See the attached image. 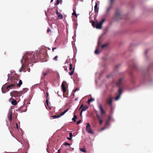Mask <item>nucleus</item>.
<instances>
[{
  "mask_svg": "<svg viewBox=\"0 0 153 153\" xmlns=\"http://www.w3.org/2000/svg\"><path fill=\"white\" fill-rule=\"evenodd\" d=\"M23 90H25V92H22V91L19 92L13 91L10 93V95L11 96H13L15 97H20L26 92L27 91L28 89L27 88H24Z\"/></svg>",
  "mask_w": 153,
  "mask_h": 153,
  "instance_id": "f257e3e1",
  "label": "nucleus"
},
{
  "mask_svg": "<svg viewBox=\"0 0 153 153\" xmlns=\"http://www.w3.org/2000/svg\"><path fill=\"white\" fill-rule=\"evenodd\" d=\"M105 21V19H103L102 20L101 22H97L96 25H95L94 22V21H92V26L94 27H96L97 29H101L102 27V25Z\"/></svg>",
  "mask_w": 153,
  "mask_h": 153,
  "instance_id": "f03ea898",
  "label": "nucleus"
},
{
  "mask_svg": "<svg viewBox=\"0 0 153 153\" xmlns=\"http://www.w3.org/2000/svg\"><path fill=\"white\" fill-rule=\"evenodd\" d=\"M27 62H29L28 57L26 56H23L22 59L21 60V62L22 64V67L24 66L25 63H26Z\"/></svg>",
  "mask_w": 153,
  "mask_h": 153,
  "instance_id": "7ed1b4c3",
  "label": "nucleus"
},
{
  "mask_svg": "<svg viewBox=\"0 0 153 153\" xmlns=\"http://www.w3.org/2000/svg\"><path fill=\"white\" fill-rule=\"evenodd\" d=\"M123 89L120 88L118 90V94L117 95V96L115 98V99L116 101L118 100L120 98V96L123 92Z\"/></svg>",
  "mask_w": 153,
  "mask_h": 153,
  "instance_id": "20e7f679",
  "label": "nucleus"
},
{
  "mask_svg": "<svg viewBox=\"0 0 153 153\" xmlns=\"http://www.w3.org/2000/svg\"><path fill=\"white\" fill-rule=\"evenodd\" d=\"M87 126L86 128L87 131L89 133L91 134H93V132L92 131L91 129V126L89 123H87Z\"/></svg>",
  "mask_w": 153,
  "mask_h": 153,
  "instance_id": "39448f33",
  "label": "nucleus"
},
{
  "mask_svg": "<svg viewBox=\"0 0 153 153\" xmlns=\"http://www.w3.org/2000/svg\"><path fill=\"white\" fill-rule=\"evenodd\" d=\"M112 6L111 4L107 6L106 7V10L105 12V14L106 15H107L110 12V10L112 9Z\"/></svg>",
  "mask_w": 153,
  "mask_h": 153,
  "instance_id": "423d86ee",
  "label": "nucleus"
},
{
  "mask_svg": "<svg viewBox=\"0 0 153 153\" xmlns=\"http://www.w3.org/2000/svg\"><path fill=\"white\" fill-rule=\"evenodd\" d=\"M98 106L99 108V109H100V110L101 111V114H103L105 112L103 109L102 105L98 103Z\"/></svg>",
  "mask_w": 153,
  "mask_h": 153,
  "instance_id": "0eeeda50",
  "label": "nucleus"
},
{
  "mask_svg": "<svg viewBox=\"0 0 153 153\" xmlns=\"http://www.w3.org/2000/svg\"><path fill=\"white\" fill-rule=\"evenodd\" d=\"M98 48L97 49L95 50V53L96 54H99L100 52L101 51V50H98V49L99 48L100 46V43H99V41L98 42Z\"/></svg>",
  "mask_w": 153,
  "mask_h": 153,
  "instance_id": "6e6552de",
  "label": "nucleus"
},
{
  "mask_svg": "<svg viewBox=\"0 0 153 153\" xmlns=\"http://www.w3.org/2000/svg\"><path fill=\"white\" fill-rule=\"evenodd\" d=\"M121 19V15L120 13H117L116 14L115 20L117 21L119 20V19Z\"/></svg>",
  "mask_w": 153,
  "mask_h": 153,
  "instance_id": "1a4fd4ad",
  "label": "nucleus"
},
{
  "mask_svg": "<svg viewBox=\"0 0 153 153\" xmlns=\"http://www.w3.org/2000/svg\"><path fill=\"white\" fill-rule=\"evenodd\" d=\"M107 103L110 105L111 106L112 105V98H109L108 99H107Z\"/></svg>",
  "mask_w": 153,
  "mask_h": 153,
  "instance_id": "9d476101",
  "label": "nucleus"
},
{
  "mask_svg": "<svg viewBox=\"0 0 153 153\" xmlns=\"http://www.w3.org/2000/svg\"><path fill=\"white\" fill-rule=\"evenodd\" d=\"M94 10L96 12H98L99 10V8L98 7V4L97 3H95V5L94 6Z\"/></svg>",
  "mask_w": 153,
  "mask_h": 153,
  "instance_id": "9b49d317",
  "label": "nucleus"
},
{
  "mask_svg": "<svg viewBox=\"0 0 153 153\" xmlns=\"http://www.w3.org/2000/svg\"><path fill=\"white\" fill-rule=\"evenodd\" d=\"M61 87H62V89L63 92H65L66 91V88L65 86L64 85L63 83H62V84Z\"/></svg>",
  "mask_w": 153,
  "mask_h": 153,
  "instance_id": "f8f14e48",
  "label": "nucleus"
},
{
  "mask_svg": "<svg viewBox=\"0 0 153 153\" xmlns=\"http://www.w3.org/2000/svg\"><path fill=\"white\" fill-rule=\"evenodd\" d=\"M94 98H91V99H89L88 101L87 102L89 104L91 102L93 101L94 100Z\"/></svg>",
  "mask_w": 153,
  "mask_h": 153,
  "instance_id": "ddd939ff",
  "label": "nucleus"
},
{
  "mask_svg": "<svg viewBox=\"0 0 153 153\" xmlns=\"http://www.w3.org/2000/svg\"><path fill=\"white\" fill-rule=\"evenodd\" d=\"M15 86V84H11L10 85H9L7 86L6 88V89L7 90L9 88H11Z\"/></svg>",
  "mask_w": 153,
  "mask_h": 153,
  "instance_id": "4468645a",
  "label": "nucleus"
},
{
  "mask_svg": "<svg viewBox=\"0 0 153 153\" xmlns=\"http://www.w3.org/2000/svg\"><path fill=\"white\" fill-rule=\"evenodd\" d=\"M11 103L13 105H15L17 104L16 101L15 100H13L11 101Z\"/></svg>",
  "mask_w": 153,
  "mask_h": 153,
  "instance_id": "2eb2a0df",
  "label": "nucleus"
},
{
  "mask_svg": "<svg viewBox=\"0 0 153 153\" xmlns=\"http://www.w3.org/2000/svg\"><path fill=\"white\" fill-rule=\"evenodd\" d=\"M108 45V44L107 43L103 45H102L101 46V47L102 48H106Z\"/></svg>",
  "mask_w": 153,
  "mask_h": 153,
  "instance_id": "dca6fc26",
  "label": "nucleus"
},
{
  "mask_svg": "<svg viewBox=\"0 0 153 153\" xmlns=\"http://www.w3.org/2000/svg\"><path fill=\"white\" fill-rule=\"evenodd\" d=\"M22 81L21 80H20L19 81V83L18 84V86L19 87H20L21 85L22 84Z\"/></svg>",
  "mask_w": 153,
  "mask_h": 153,
  "instance_id": "f3484780",
  "label": "nucleus"
},
{
  "mask_svg": "<svg viewBox=\"0 0 153 153\" xmlns=\"http://www.w3.org/2000/svg\"><path fill=\"white\" fill-rule=\"evenodd\" d=\"M73 15H74L76 17H77V15L76 14V11L74 9H73V13H72Z\"/></svg>",
  "mask_w": 153,
  "mask_h": 153,
  "instance_id": "a211bd4d",
  "label": "nucleus"
},
{
  "mask_svg": "<svg viewBox=\"0 0 153 153\" xmlns=\"http://www.w3.org/2000/svg\"><path fill=\"white\" fill-rule=\"evenodd\" d=\"M42 76H45L47 74V72L46 71H43L42 73Z\"/></svg>",
  "mask_w": 153,
  "mask_h": 153,
  "instance_id": "6ab92c4d",
  "label": "nucleus"
},
{
  "mask_svg": "<svg viewBox=\"0 0 153 153\" xmlns=\"http://www.w3.org/2000/svg\"><path fill=\"white\" fill-rule=\"evenodd\" d=\"M110 119V117H108V120H107V121L106 122V124H105V126L107 127V126L109 125V120Z\"/></svg>",
  "mask_w": 153,
  "mask_h": 153,
  "instance_id": "aec40b11",
  "label": "nucleus"
},
{
  "mask_svg": "<svg viewBox=\"0 0 153 153\" xmlns=\"http://www.w3.org/2000/svg\"><path fill=\"white\" fill-rule=\"evenodd\" d=\"M77 118V117L76 115H74V117L72 119V120L75 121L76 120V119Z\"/></svg>",
  "mask_w": 153,
  "mask_h": 153,
  "instance_id": "412c9836",
  "label": "nucleus"
},
{
  "mask_svg": "<svg viewBox=\"0 0 153 153\" xmlns=\"http://www.w3.org/2000/svg\"><path fill=\"white\" fill-rule=\"evenodd\" d=\"M88 108V107L87 106H85L82 109V111H85L87 108Z\"/></svg>",
  "mask_w": 153,
  "mask_h": 153,
  "instance_id": "4be33fe9",
  "label": "nucleus"
},
{
  "mask_svg": "<svg viewBox=\"0 0 153 153\" xmlns=\"http://www.w3.org/2000/svg\"><path fill=\"white\" fill-rule=\"evenodd\" d=\"M122 80V79H119V81L116 83V85H117L118 86L120 85V83L121 82Z\"/></svg>",
  "mask_w": 153,
  "mask_h": 153,
  "instance_id": "5701e85b",
  "label": "nucleus"
},
{
  "mask_svg": "<svg viewBox=\"0 0 153 153\" xmlns=\"http://www.w3.org/2000/svg\"><path fill=\"white\" fill-rule=\"evenodd\" d=\"M51 117L53 118L54 119H56V118H58L59 117H60V115H59V116L55 115V116H51Z\"/></svg>",
  "mask_w": 153,
  "mask_h": 153,
  "instance_id": "b1692460",
  "label": "nucleus"
},
{
  "mask_svg": "<svg viewBox=\"0 0 153 153\" xmlns=\"http://www.w3.org/2000/svg\"><path fill=\"white\" fill-rule=\"evenodd\" d=\"M74 68L73 69V70L72 71H71V72H69V74L71 75V76L72 75H73V74L74 73Z\"/></svg>",
  "mask_w": 153,
  "mask_h": 153,
  "instance_id": "393cba45",
  "label": "nucleus"
},
{
  "mask_svg": "<svg viewBox=\"0 0 153 153\" xmlns=\"http://www.w3.org/2000/svg\"><path fill=\"white\" fill-rule=\"evenodd\" d=\"M79 149L81 152H85V153L86 152V151L84 149L81 148H80Z\"/></svg>",
  "mask_w": 153,
  "mask_h": 153,
  "instance_id": "a878e982",
  "label": "nucleus"
},
{
  "mask_svg": "<svg viewBox=\"0 0 153 153\" xmlns=\"http://www.w3.org/2000/svg\"><path fill=\"white\" fill-rule=\"evenodd\" d=\"M12 119V113H10V117L9 118V120L10 121H11Z\"/></svg>",
  "mask_w": 153,
  "mask_h": 153,
  "instance_id": "bb28decb",
  "label": "nucleus"
},
{
  "mask_svg": "<svg viewBox=\"0 0 153 153\" xmlns=\"http://www.w3.org/2000/svg\"><path fill=\"white\" fill-rule=\"evenodd\" d=\"M46 94H47V98H48V93H46ZM46 102L47 103L48 105V99H47L46 100Z\"/></svg>",
  "mask_w": 153,
  "mask_h": 153,
  "instance_id": "cd10ccee",
  "label": "nucleus"
},
{
  "mask_svg": "<svg viewBox=\"0 0 153 153\" xmlns=\"http://www.w3.org/2000/svg\"><path fill=\"white\" fill-rule=\"evenodd\" d=\"M72 65L71 63H70V64L69 69L70 70H72Z\"/></svg>",
  "mask_w": 153,
  "mask_h": 153,
  "instance_id": "c85d7f7f",
  "label": "nucleus"
},
{
  "mask_svg": "<svg viewBox=\"0 0 153 153\" xmlns=\"http://www.w3.org/2000/svg\"><path fill=\"white\" fill-rule=\"evenodd\" d=\"M108 128V127H106V126H105V127L102 128L101 129V131H103V130H104L106 128Z\"/></svg>",
  "mask_w": 153,
  "mask_h": 153,
  "instance_id": "c756f323",
  "label": "nucleus"
},
{
  "mask_svg": "<svg viewBox=\"0 0 153 153\" xmlns=\"http://www.w3.org/2000/svg\"><path fill=\"white\" fill-rule=\"evenodd\" d=\"M65 114V112H64V111H63V112H62V113H61V114H60V117H61V116H63V115H64Z\"/></svg>",
  "mask_w": 153,
  "mask_h": 153,
  "instance_id": "7c9ffc66",
  "label": "nucleus"
},
{
  "mask_svg": "<svg viewBox=\"0 0 153 153\" xmlns=\"http://www.w3.org/2000/svg\"><path fill=\"white\" fill-rule=\"evenodd\" d=\"M64 145L65 146H69L70 144L69 143H67V142H65V143Z\"/></svg>",
  "mask_w": 153,
  "mask_h": 153,
  "instance_id": "2f4dec72",
  "label": "nucleus"
},
{
  "mask_svg": "<svg viewBox=\"0 0 153 153\" xmlns=\"http://www.w3.org/2000/svg\"><path fill=\"white\" fill-rule=\"evenodd\" d=\"M72 136H73V135H72V133L70 132V133H69V136H70V137L72 138Z\"/></svg>",
  "mask_w": 153,
  "mask_h": 153,
  "instance_id": "473e14b6",
  "label": "nucleus"
},
{
  "mask_svg": "<svg viewBox=\"0 0 153 153\" xmlns=\"http://www.w3.org/2000/svg\"><path fill=\"white\" fill-rule=\"evenodd\" d=\"M58 17L59 19H60L62 18V15H59V16H58Z\"/></svg>",
  "mask_w": 153,
  "mask_h": 153,
  "instance_id": "72a5a7b5",
  "label": "nucleus"
},
{
  "mask_svg": "<svg viewBox=\"0 0 153 153\" xmlns=\"http://www.w3.org/2000/svg\"><path fill=\"white\" fill-rule=\"evenodd\" d=\"M58 58V56H56L54 58V59L55 60H56Z\"/></svg>",
  "mask_w": 153,
  "mask_h": 153,
  "instance_id": "f704fd0d",
  "label": "nucleus"
},
{
  "mask_svg": "<svg viewBox=\"0 0 153 153\" xmlns=\"http://www.w3.org/2000/svg\"><path fill=\"white\" fill-rule=\"evenodd\" d=\"M83 104H82L81 105V106H80V108H79V110H80V109H81V108H83Z\"/></svg>",
  "mask_w": 153,
  "mask_h": 153,
  "instance_id": "c9c22d12",
  "label": "nucleus"
},
{
  "mask_svg": "<svg viewBox=\"0 0 153 153\" xmlns=\"http://www.w3.org/2000/svg\"><path fill=\"white\" fill-rule=\"evenodd\" d=\"M79 90V89L77 88H76L74 91V92H75L76 91H78Z\"/></svg>",
  "mask_w": 153,
  "mask_h": 153,
  "instance_id": "e433bc0d",
  "label": "nucleus"
},
{
  "mask_svg": "<svg viewBox=\"0 0 153 153\" xmlns=\"http://www.w3.org/2000/svg\"><path fill=\"white\" fill-rule=\"evenodd\" d=\"M59 1L60 0H57L56 1V4H58L59 3Z\"/></svg>",
  "mask_w": 153,
  "mask_h": 153,
  "instance_id": "4c0bfd02",
  "label": "nucleus"
},
{
  "mask_svg": "<svg viewBox=\"0 0 153 153\" xmlns=\"http://www.w3.org/2000/svg\"><path fill=\"white\" fill-rule=\"evenodd\" d=\"M99 120L100 121V124H102V120L101 119Z\"/></svg>",
  "mask_w": 153,
  "mask_h": 153,
  "instance_id": "58836bf2",
  "label": "nucleus"
},
{
  "mask_svg": "<svg viewBox=\"0 0 153 153\" xmlns=\"http://www.w3.org/2000/svg\"><path fill=\"white\" fill-rule=\"evenodd\" d=\"M67 138L69 140H71L72 139V138L71 137H67Z\"/></svg>",
  "mask_w": 153,
  "mask_h": 153,
  "instance_id": "ea45409f",
  "label": "nucleus"
},
{
  "mask_svg": "<svg viewBox=\"0 0 153 153\" xmlns=\"http://www.w3.org/2000/svg\"><path fill=\"white\" fill-rule=\"evenodd\" d=\"M114 0H110L111 4H112Z\"/></svg>",
  "mask_w": 153,
  "mask_h": 153,
  "instance_id": "a19ab883",
  "label": "nucleus"
},
{
  "mask_svg": "<svg viewBox=\"0 0 153 153\" xmlns=\"http://www.w3.org/2000/svg\"><path fill=\"white\" fill-rule=\"evenodd\" d=\"M97 117H98L99 120H100V117L99 115L97 114Z\"/></svg>",
  "mask_w": 153,
  "mask_h": 153,
  "instance_id": "79ce46f5",
  "label": "nucleus"
},
{
  "mask_svg": "<svg viewBox=\"0 0 153 153\" xmlns=\"http://www.w3.org/2000/svg\"><path fill=\"white\" fill-rule=\"evenodd\" d=\"M80 122H81V120H79V121H78L77 122V125L79 124L80 123Z\"/></svg>",
  "mask_w": 153,
  "mask_h": 153,
  "instance_id": "37998d69",
  "label": "nucleus"
},
{
  "mask_svg": "<svg viewBox=\"0 0 153 153\" xmlns=\"http://www.w3.org/2000/svg\"><path fill=\"white\" fill-rule=\"evenodd\" d=\"M51 31V30L49 28L47 30V31L48 32H49Z\"/></svg>",
  "mask_w": 153,
  "mask_h": 153,
  "instance_id": "c03bdc74",
  "label": "nucleus"
},
{
  "mask_svg": "<svg viewBox=\"0 0 153 153\" xmlns=\"http://www.w3.org/2000/svg\"><path fill=\"white\" fill-rule=\"evenodd\" d=\"M61 150V149H59L58 150V153H60Z\"/></svg>",
  "mask_w": 153,
  "mask_h": 153,
  "instance_id": "a18cd8bd",
  "label": "nucleus"
},
{
  "mask_svg": "<svg viewBox=\"0 0 153 153\" xmlns=\"http://www.w3.org/2000/svg\"><path fill=\"white\" fill-rule=\"evenodd\" d=\"M9 75H10V74H8V75H7V76H8V79H10V77L9 76Z\"/></svg>",
  "mask_w": 153,
  "mask_h": 153,
  "instance_id": "49530a36",
  "label": "nucleus"
},
{
  "mask_svg": "<svg viewBox=\"0 0 153 153\" xmlns=\"http://www.w3.org/2000/svg\"><path fill=\"white\" fill-rule=\"evenodd\" d=\"M83 112V111H82V110L81 111L80 113V115L81 116H82V112Z\"/></svg>",
  "mask_w": 153,
  "mask_h": 153,
  "instance_id": "de8ad7c7",
  "label": "nucleus"
},
{
  "mask_svg": "<svg viewBox=\"0 0 153 153\" xmlns=\"http://www.w3.org/2000/svg\"><path fill=\"white\" fill-rule=\"evenodd\" d=\"M16 128L17 129H18V125L17 123H16Z\"/></svg>",
  "mask_w": 153,
  "mask_h": 153,
  "instance_id": "09e8293b",
  "label": "nucleus"
},
{
  "mask_svg": "<svg viewBox=\"0 0 153 153\" xmlns=\"http://www.w3.org/2000/svg\"><path fill=\"white\" fill-rule=\"evenodd\" d=\"M56 49V48L55 47H54V48H52V50L53 51H54V49Z\"/></svg>",
  "mask_w": 153,
  "mask_h": 153,
  "instance_id": "8fccbe9b",
  "label": "nucleus"
},
{
  "mask_svg": "<svg viewBox=\"0 0 153 153\" xmlns=\"http://www.w3.org/2000/svg\"><path fill=\"white\" fill-rule=\"evenodd\" d=\"M69 108H68L66 110H65V111H66V112H67L69 110Z\"/></svg>",
  "mask_w": 153,
  "mask_h": 153,
  "instance_id": "3c124183",
  "label": "nucleus"
},
{
  "mask_svg": "<svg viewBox=\"0 0 153 153\" xmlns=\"http://www.w3.org/2000/svg\"><path fill=\"white\" fill-rule=\"evenodd\" d=\"M30 69L29 68H28L27 69V71H28V72H30Z\"/></svg>",
  "mask_w": 153,
  "mask_h": 153,
  "instance_id": "603ef678",
  "label": "nucleus"
},
{
  "mask_svg": "<svg viewBox=\"0 0 153 153\" xmlns=\"http://www.w3.org/2000/svg\"><path fill=\"white\" fill-rule=\"evenodd\" d=\"M25 90H24L23 89H22V90L21 91H22V92H25Z\"/></svg>",
  "mask_w": 153,
  "mask_h": 153,
  "instance_id": "864d4df0",
  "label": "nucleus"
},
{
  "mask_svg": "<svg viewBox=\"0 0 153 153\" xmlns=\"http://www.w3.org/2000/svg\"><path fill=\"white\" fill-rule=\"evenodd\" d=\"M65 71H68L67 68H65Z\"/></svg>",
  "mask_w": 153,
  "mask_h": 153,
  "instance_id": "5fc2aeb1",
  "label": "nucleus"
},
{
  "mask_svg": "<svg viewBox=\"0 0 153 153\" xmlns=\"http://www.w3.org/2000/svg\"><path fill=\"white\" fill-rule=\"evenodd\" d=\"M2 93H5V92H4V91L2 90Z\"/></svg>",
  "mask_w": 153,
  "mask_h": 153,
  "instance_id": "6e6d98bb",
  "label": "nucleus"
},
{
  "mask_svg": "<svg viewBox=\"0 0 153 153\" xmlns=\"http://www.w3.org/2000/svg\"><path fill=\"white\" fill-rule=\"evenodd\" d=\"M53 1V0H51V2H52Z\"/></svg>",
  "mask_w": 153,
  "mask_h": 153,
  "instance_id": "4d7b16f0",
  "label": "nucleus"
},
{
  "mask_svg": "<svg viewBox=\"0 0 153 153\" xmlns=\"http://www.w3.org/2000/svg\"><path fill=\"white\" fill-rule=\"evenodd\" d=\"M64 112L65 113L66 112V111L65 110L64 111Z\"/></svg>",
  "mask_w": 153,
  "mask_h": 153,
  "instance_id": "13d9d810",
  "label": "nucleus"
},
{
  "mask_svg": "<svg viewBox=\"0 0 153 153\" xmlns=\"http://www.w3.org/2000/svg\"><path fill=\"white\" fill-rule=\"evenodd\" d=\"M135 66H134L133 68H135Z\"/></svg>",
  "mask_w": 153,
  "mask_h": 153,
  "instance_id": "bf43d9fd",
  "label": "nucleus"
},
{
  "mask_svg": "<svg viewBox=\"0 0 153 153\" xmlns=\"http://www.w3.org/2000/svg\"><path fill=\"white\" fill-rule=\"evenodd\" d=\"M19 71H20V72L21 71H20V69H19Z\"/></svg>",
  "mask_w": 153,
  "mask_h": 153,
  "instance_id": "052dcab7",
  "label": "nucleus"
},
{
  "mask_svg": "<svg viewBox=\"0 0 153 153\" xmlns=\"http://www.w3.org/2000/svg\"><path fill=\"white\" fill-rule=\"evenodd\" d=\"M4 86H3L2 87V88H3L4 87Z\"/></svg>",
  "mask_w": 153,
  "mask_h": 153,
  "instance_id": "680f3d73",
  "label": "nucleus"
},
{
  "mask_svg": "<svg viewBox=\"0 0 153 153\" xmlns=\"http://www.w3.org/2000/svg\"><path fill=\"white\" fill-rule=\"evenodd\" d=\"M65 82V81H64L63 82Z\"/></svg>",
  "mask_w": 153,
  "mask_h": 153,
  "instance_id": "e2e57ef3",
  "label": "nucleus"
},
{
  "mask_svg": "<svg viewBox=\"0 0 153 153\" xmlns=\"http://www.w3.org/2000/svg\"><path fill=\"white\" fill-rule=\"evenodd\" d=\"M125 19H126V17H125Z\"/></svg>",
  "mask_w": 153,
  "mask_h": 153,
  "instance_id": "0e129e2a",
  "label": "nucleus"
}]
</instances>
